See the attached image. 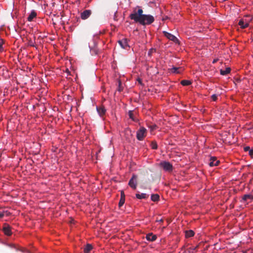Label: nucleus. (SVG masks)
Segmentation results:
<instances>
[{
	"label": "nucleus",
	"instance_id": "obj_1",
	"mask_svg": "<svg viewBox=\"0 0 253 253\" xmlns=\"http://www.w3.org/2000/svg\"><path fill=\"white\" fill-rule=\"evenodd\" d=\"M143 12L142 9H139L137 12L134 11L130 14L129 18L142 25H150L154 21V18L152 15L143 14Z\"/></svg>",
	"mask_w": 253,
	"mask_h": 253
},
{
	"label": "nucleus",
	"instance_id": "obj_2",
	"mask_svg": "<svg viewBox=\"0 0 253 253\" xmlns=\"http://www.w3.org/2000/svg\"><path fill=\"white\" fill-rule=\"evenodd\" d=\"M147 130L146 129L142 126L137 131L136 138L139 141L143 140L144 137L146 136Z\"/></svg>",
	"mask_w": 253,
	"mask_h": 253
},
{
	"label": "nucleus",
	"instance_id": "obj_3",
	"mask_svg": "<svg viewBox=\"0 0 253 253\" xmlns=\"http://www.w3.org/2000/svg\"><path fill=\"white\" fill-rule=\"evenodd\" d=\"M137 178V176L136 175L133 174L128 182L129 186L133 189H135L136 188Z\"/></svg>",
	"mask_w": 253,
	"mask_h": 253
},
{
	"label": "nucleus",
	"instance_id": "obj_4",
	"mask_svg": "<svg viewBox=\"0 0 253 253\" xmlns=\"http://www.w3.org/2000/svg\"><path fill=\"white\" fill-rule=\"evenodd\" d=\"M160 165L166 171H171L172 170V166L169 162H162Z\"/></svg>",
	"mask_w": 253,
	"mask_h": 253
},
{
	"label": "nucleus",
	"instance_id": "obj_5",
	"mask_svg": "<svg viewBox=\"0 0 253 253\" xmlns=\"http://www.w3.org/2000/svg\"><path fill=\"white\" fill-rule=\"evenodd\" d=\"M163 33H164L165 36L169 40L173 41L175 43L178 42V40L174 35H173L167 32H166V31H164Z\"/></svg>",
	"mask_w": 253,
	"mask_h": 253
},
{
	"label": "nucleus",
	"instance_id": "obj_6",
	"mask_svg": "<svg viewBox=\"0 0 253 253\" xmlns=\"http://www.w3.org/2000/svg\"><path fill=\"white\" fill-rule=\"evenodd\" d=\"M2 230L4 233L7 236H10L12 234L11 227L7 223L3 224Z\"/></svg>",
	"mask_w": 253,
	"mask_h": 253
},
{
	"label": "nucleus",
	"instance_id": "obj_7",
	"mask_svg": "<svg viewBox=\"0 0 253 253\" xmlns=\"http://www.w3.org/2000/svg\"><path fill=\"white\" fill-rule=\"evenodd\" d=\"M92 11L90 9L85 10L81 13V18L83 20L87 19L91 14Z\"/></svg>",
	"mask_w": 253,
	"mask_h": 253
},
{
	"label": "nucleus",
	"instance_id": "obj_8",
	"mask_svg": "<svg viewBox=\"0 0 253 253\" xmlns=\"http://www.w3.org/2000/svg\"><path fill=\"white\" fill-rule=\"evenodd\" d=\"M120 45L124 49H126L129 46L128 44V40L126 38H124L121 40L118 41Z\"/></svg>",
	"mask_w": 253,
	"mask_h": 253
},
{
	"label": "nucleus",
	"instance_id": "obj_9",
	"mask_svg": "<svg viewBox=\"0 0 253 253\" xmlns=\"http://www.w3.org/2000/svg\"><path fill=\"white\" fill-rule=\"evenodd\" d=\"M219 161L215 157H212L210 158L209 165L210 167L217 166L218 165Z\"/></svg>",
	"mask_w": 253,
	"mask_h": 253
},
{
	"label": "nucleus",
	"instance_id": "obj_10",
	"mask_svg": "<svg viewBox=\"0 0 253 253\" xmlns=\"http://www.w3.org/2000/svg\"><path fill=\"white\" fill-rule=\"evenodd\" d=\"M253 199V196L251 194H245L243 197L241 202L248 203L249 200L252 201Z\"/></svg>",
	"mask_w": 253,
	"mask_h": 253
},
{
	"label": "nucleus",
	"instance_id": "obj_11",
	"mask_svg": "<svg viewBox=\"0 0 253 253\" xmlns=\"http://www.w3.org/2000/svg\"><path fill=\"white\" fill-rule=\"evenodd\" d=\"M239 25L240 26V27L242 29H245L247 27H248L249 25V24L248 22L245 21L243 19H241L239 23Z\"/></svg>",
	"mask_w": 253,
	"mask_h": 253
},
{
	"label": "nucleus",
	"instance_id": "obj_12",
	"mask_svg": "<svg viewBox=\"0 0 253 253\" xmlns=\"http://www.w3.org/2000/svg\"><path fill=\"white\" fill-rule=\"evenodd\" d=\"M97 111L100 116H102L106 113V109L104 106L97 107Z\"/></svg>",
	"mask_w": 253,
	"mask_h": 253
},
{
	"label": "nucleus",
	"instance_id": "obj_13",
	"mask_svg": "<svg viewBox=\"0 0 253 253\" xmlns=\"http://www.w3.org/2000/svg\"><path fill=\"white\" fill-rule=\"evenodd\" d=\"M182 70V68L173 67L169 69L171 73L179 74Z\"/></svg>",
	"mask_w": 253,
	"mask_h": 253
},
{
	"label": "nucleus",
	"instance_id": "obj_14",
	"mask_svg": "<svg viewBox=\"0 0 253 253\" xmlns=\"http://www.w3.org/2000/svg\"><path fill=\"white\" fill-rule=\"evenodd\" d=\"M146 239L149 241H154L157 239V236L153 235V233H149L146 235Z\"/></svg>",
	"mask_w": 253,
	"mask_h": 253
},
{
	"label": "nucleus",
	"instance_id": "obj_15",
	"mask_svg": "<svg viewBox=\"0 0 253 253\" xmlns=\"http://www.w3.org/2000/svg\"><path fill=\"white\" fill-rule=\"evenodd\" d=\"M37 16V13L35 10H33L31 11L29 16L27 18V20L28 21H33V19Z\"/></svg>",
	"mask_w": 253,
	"mask_h": 253
},
{
	"label": "nucleus",
	"instance_id": "obj_16",
	"mask_svg": "<svg viewBox=\"0 0 253 253\" xmlns=\"http://www.w3.org/2000/svg\"><path fill=\"white\" fill-rule=\"evenodd\" d=\"M125 197L124 192H121V199L120 200V202L119 203V207H121L125 203Z\"/></svg>",
	"mask_w": 253,
	"mask_h": 253
},
{
	"label": "nucleus",
	"instance_id": "obj_17",
	"mask_svg": "<svg viewBox=\"0 0 253 253\" xmlns=\"http://www.w3.org/2000/svg\"><path fill=\"white\" fill-rule=\"evenodd\" d=\"M149 197V195L146 193H137L136 194V197L138 199H147Z\"/></svg>",
	"mask_w": 253,
	"mask_h": 253
},
{
	"label": "nucleus",
	"instance_id": "obj_18",
	"mask_svg": "<svg viewBox=\"0 0 253 253\" xmlns=\"http://www.w3.org/2000/svg\"><path fill=\"white\" fill-rule=\"evenodd\" d=\"M186 238H190L194 235V232L193 230H187L185 231Z\"/></svg>",
	"mask_w": 253,
	"mask_h": 253
},
{
	"label": "nucleus",
	"instance_id": "obj_19",
	"mask_svg": "<svg viewBox=\"0 0 253 253\" xmlns=\"http://www.w3.org/2000/svg\"><path fill=\"white\" fill-rule=\"evenodd\" d=\"M92 249V246L90 244H87L84 248V253H89L90 251Z\"/></svg>",
	"mask_w": 253,
	"mask_h": 253
},
{
	"label": "nucleus",
	"instance_id": "obj_20",
	"mask_svg": "<svg viewBox=\"0 0 253 253\" xmlns=\"http://www.w3.org/2000/svg\"><path fill=\"white\" fill-rule=\"evenodd\" d=\"M230 71H231L230 68L227 67L225 69V70L221 69L220 70V73L221 75L224 76V75H226L228 74H229L230 72Z\"/></svg>",
	"mask_w": 253,
	"mask_h": 253
},
{
	"label": "nucleus",
	"instance_id": "obj_21",
	"mask_svg": "<svg viewBox=\"0 0 253 253\" xmlns=\"http://www.w3.org/2000/svg\"><path fill=\"white\" fill-rule=\"evenodd\" d=\"M160 198V196L158 194H152L151 197V200L153 202L158 201Z\"/></svg>",
	"mask_w": 253,
	"mask_h": 253
},
{
	"label": "nucleus",
	"instance_id": "obj_22",
	"mask_svg": "<svg viewBox=\"0 0 253 253\" xmlns=\"http://www.w3.org/2000/svg\"><path fill=\"white\" fill-rule=\"evenodd\" d=\"M180 83L183 86H187L191 84V82L189 80H184L181 81Z\"/></svg>",
	"mask_w": 253,
	"mask_h": 253
},
{
	"label": "nucleus",
	"instance_id": "obj_23",
	"mask_svg": "<svg viewBox=\"0 0 253 253\" xmlns=\"http://www.w3.org/2000/svg\"><path fill=\"white\" fill-rule=\"evenodd\" d=\"M151 148L153 149H157L158 148V145L155 141H152L151 143Z\"/></svg>",
	"mask_w": 253,
	"mask_h": 253
},
{
	"label": "nucleus",
	"instance_id": "obj_24",
	"mask_svg": "<svg viewBox=\"0 0 253 253\" xmlns=\"http://www.w3.org/2000/svg\"><path fill=\"white\" fill-rule=\"evenodd\" d=\"M4 44L3 40L0 39V51H2L3 50V45Z\"/></svg>",
	"mask_w": 253,
	"mask_h": 253
},
{
	"label": "nucleus",
	"instance_id": "obj_25",
	"mask_svg": "<svg viewBox=\"0 0 253 253\" xmlns=\"http://www.w3.org/2000/svg\"><path fill=\"white\" fill-rule=\"evenodd\" d=\"M28 44L29 46L35 47V42L32 41V40H29L28 42Z\"/></svg>",
	"mask_w": 253,
	"mask_h": 253
},
{
	"label": "nucleus",
	"instance_id": "obj_26",
	"mask_svg": "<svg viewBox=\"0 0 253 253\" xmlns=\"http://www.w3.org/2000/svg\"><path fill=\"white\" fill-rule=\"evenodd\" d=\"M128 116L129 117V118H130L133 121H134V117H133V112L132 111H129L128 112Z\"/></svg>",
	"mask_w": 253,
	"mask_h": 253
},
{
	"label": "nucleus",
	"instance_id": "obj_27",
	"mask_svg": "<svg viewBox=\"0 0 253 253\" xmlns=\"http://www.w3.org/2000/svg\"><path fill=\"white\" fill-rule=\"evenodd\" d=\"M118 91L121 92L123 90V88L121 86V82L120 81H119V86H118Z\"/></svg>",
	"mask_w": 253,
	"mask_h": 253
},
{
	"label": "nucleus",
	"instance_id": "obj_28",
	"mask_svg": "<svg viewBox=\"0 0 253 253\" xmlns=\"http://www.w3.org/2000/svg\"><path fill=\"white\" fill-rule=\"evenodd\" d=\"M211 97L212 100L214 101H215L217 99V96L216 94H213Z\"/></svg>",
	"mask_w": 253,
	"mask_h": 253
},
{
	"label": "nucleus",
	"instance_id": "obj_29",
	"mask_svg": "<svg viewBox=\"0 0 253 253\" xmlns=\"http://www.w3.org/2000/svg\"><path fill=\"white\" fill-rule=\"evenodd\" d=\"M150 128L152 130L156 129L157 128V126L156 125H153L150 126Z\"/></svg>",
	"mask_w": 253,
	"mask_h": 253
},
{
	"label": "nucleus",
	"instance_id": "obj_30",
	"mask_svg": "<svg viewBox=\"0 0 253 253\" xmlns=\"http://www.w3.org/2000/svg\"><path fill=\"white\" fill-rule=\"evenodd\" d=\"M244 151H246V152H247V151H250V150L251 149H250V147L249 146H246L244 148Z\"/></svg>",
	"mask_w": 253,
	"mask_h": 253
},
{
	"label": "nucleus",
	"instance_id": "obj_31",
	"mask_svg": "<svg viewBox=\"0 0 253 253\" xmlns=\"http://www.w3.org/2000/svg\"><path fill=\"white\" fill-rule=\"evenodd\" d=\"M117 11H116V12H115L114 13V20H115V21H117V20H118V19H117Z\"/></svg>",
	"mask_w": 253,
	"mask_h": 253
},
{
	"label": "nucleus",
	"instance_id": "obj_32",
	"mask_svg": "<svg viewBox=\"0 0 253 253\" xmlns=\"http://www.w3.org/2000/svg\"><path fill=\"white\" fill-rule=\"evenodd\" d=\"M249 154L250 156L253 155V149H250V151H249Z\"/></svg>",
	"mask_w": 253,
	"mask_h": 253
},
{
	"label": "nucleus",
	"instance_id": "obj_33",
	"mask_svg": "<svg viewBox=\"0 0 253 253\" xmlns=\"http://www.w3.org/2000/svg\"><path fill=\"white\" fill-rule=\"evenodd\" d=\"M126 133L129 132V133H131V130L129 128H127V129H126Z\"/></svg>",
	"mask_w": 253,
	"mask_h": 253
},
{
	"label": "nucleus",
	"instance_id": "obj_34",
	"mask_svg": "<svg viewBox=\"0 0 253 253\" xmlns=\"http://www.w3.org/2000/svg\"><path fill=\"white\" fill-rule=\"evenodd\" d=\"M4 216V213L2 212L0 213V218H2Z\"/></svg>",
	"mask_w": 253,
	"mask_h": 253
},
{
	"label": "nucleus",
	"instance_id": "obj_35",
	"mask_svg": "<svg viewBox=\"0 0 253 253\" xmlns=\"http://www.w3.org/2000/svg\"><path fill=\"white\" fill-rule=\"evenodd\" d=\"M157 221L160 222H163V220L162 219H161L160 220H157Z\"/></svg>",
	"mask_w": 253,
	"mask_h": 253
},
{
	"label": "nucleus",
	"instance_id": "obj_36",
	"mask_svg": "<svg viewBox=\"0 0 253 253\" xmlns=\"http://www.w3.org/2000/svg\"><path fill=\"white\" fill-rule=\"evenodd\" d=\"M138 82L139 84H141V80L140 79H138Z\"/></svg>",
	"mask_w": 253,
	"mask_h": 253
},
{
	"label": "nucleus",
	"instance_id": "obj_37",
	"mask_svg": "<svg viewBox=\"0 0 253 253\" xmlns=\"http://www.w3.org/2000/svg\"><path fill=\"white\" fill-rule=\"evenodd\" d=\"M216 61H217V60H216V59L213 60V63H215Z\"/></svg>",
	"mask_w": 253,
	"mask_h": 253
}]
</instances>
